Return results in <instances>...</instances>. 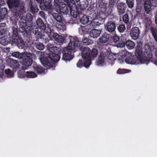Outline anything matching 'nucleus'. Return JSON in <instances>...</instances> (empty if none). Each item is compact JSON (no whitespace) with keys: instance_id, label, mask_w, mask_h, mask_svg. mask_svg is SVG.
<instances>
[{"instance_id":"f257e3e1","label":"nucleus","mask_w":157,"mask_h":157,"mask_svg":"<svg viewBox=\"0 0 157 157\" xmlns=\"http://www.w3.org/2000/svg\"><path fill=\"white\" fill-rule=\"evenodd\" d=\"M20 26L19 30L25 36L28 37L32 32L36 35L37 39H42V40L44 41L43 42L45 44L47 43L50 41H52L50 39L49 40L41 32L39 31L38 28L34 27L33 28L32 23L30 22H27L25 20H21L20 21Z\"/></svg>"},{"instance_id":"f03ea898","label":"nucleus","mask_w":157,"mask_h":157,"mask_svg":"<svg viewBox=\"0 0 157 157\" xmlns=\"http://www.w3.org/2000/svg\"><path fill=\"white\" fill-rule=\"evenodd\" d=\"M49 47L51 48L53 50V52H50L43 57L40 58L41 63L45 67H47L48 69L53 67L55 63L58 61L60 58V55L61 51L59 49H57L56 47H53V44L49 43L47 45Z\"/></svg>"},{"instance_id":"7ed1b4c3","label":"nucleus","mask_w":157,"mask_h":157,"mask_svg":"<svg viewBox=\"0 0 157 157\" xmlns=\"http://www.w3.org/2000/svg\"><path fill=\"white\" fill-rule=\"evenodd\" d=\"M70 41L67 46L62 52L63 55L62 59L66 62L70 61L73 58L71 55V50H75L80 44L79 38L76 36L70 37Z\"/></svg>"},{"instance_id":"20e7f679","label":"nucleus","mask_w":157,"mask_h":157,"mask_svg":"<svg viewBox=\"0 0 157 157\" xmlns=\"http://www.w3.org/2000/svg\"><path fill=\"white\" fill-rule=\"evenodd\" d=\"M135 55L128 53L126 55L125 61L128 64H137L139 63L144 64L142 59L143 51L141 49H137L135 52Z\"/></svg>"},{"instance_id":"39448f33","label":"nucleus","mask_w":157,"mask_h":157,"mask_svg":"<svg viewBox=\"0 0 157 157\" xmlns=\"http://www.w3.org/2000/svg\"><path fill=\"white\" fill-rule=\"evenodd\" d=\"M12 29V41L16 44L19 48H24L25 47V43L21 35L18 34V29L15 27H13Z\"/></svg>"},{"instance_id":"423d86ee","label":"nucleus","mask_w":157,"mask_h":157,"mask_svg":"<svg viewBox=\"0 0 157 157\" xmlns=\"http://www.w3.org/2000/svg\"><path fill=\"white\" fill-rule=\"evenodd\" d=\"M154 48V46H150L148 44H145L144 46V51L143 52L142 59L144 64H148L151 61L152 57V52Z\"/></svg>"},{"instance_id":"0eeeda50","label":"nucleus","mask_w":157,"mask_h":157,"mask_svg":"<svg viewBox=\"0 0 157 157\" xmlns=\"http://www.w3.org/2000/svg\"><path fill=\"white\" fill-rule=\"evenodd\" d=\"M118 18L116 16H113L110 18L107 22L105 25L106 30L110 33L115 31L116 25H117Z\"/></svg>"},{"instance_id":"6e6552de","label":"nucleus","mask_w":157,"mask_h":157,"mask_svg":"<svg viewBox=\"0 0 157 157\" xmlns=\"http://www.w3.org/2000/svg\"><path fill=\"white\" fill-rule=\"evenodd\" d=\"M7 3L10 10L14 15L18 14V9L21 5L20 0H8Z\"/></svg>"},{"instance_id":"1a4fd4ad","label":"nucleus","mask_w":157,"mask_h":157,"mask_svg":"<svg viewBox=\"0 0 157 157\" xmlns=\"http://www.w3.org/2000/svg\"><path fill=\"white\" fill-rule=\"evenodd\" d=\"M32 54L30 53H24L21 58V63L23 65L22 67L23 69H27L28 67L32 63Z\"/></svg>"},{"instance_id":"9d476101","label":"nucleus","mask_w":157,"mask_h":157,"mask_svg":"<svg viewBox=\"0 0 157 157\" xmlns=\"http://www.w3.org/2000/svg\"><path fill=\"white\" fill-rule=\"evenodd\" d=\"M80 41L81 40L79 39ZM80 44L78 45L77 47L80 49L81 50H82V57L83 59H92L91 56L90 55L91 50L88 47H84L82 49V47L80 46Z\"/></svg>"},{"instance_id":"9b49d317","label":"nucleus","mask_w":157,"mask_h":157,"mask_svg":"<svg viewBox=\"0 0 157 157\" xmlns=\"http://www.w3.org/2000/svg\"><path fill=\"white\" fill-rule=\"evenodd\" d=\"M108 2L104 0L98 1L96 4V7L98 11L106 12L107 10Z\"/></svg>"},{"instance_id":"f8f14e48","label":"nucleus","mask_w":157,"mask_h":157,"mask_svg":"<svg viewBox=\"0 0 157 157\" xmlns=\"http://www.w3.org/2000/svg\"><path fill=\"white\" fill-rule=\"evenodd\" d=\"M140 33L139 29L137 27H135L132 28L131 29L130 35L132 39L136 40L139 37Z\"/></svg>"},{"instance_id":"ddd939ff","label":"nucleus","mask_w":157,"mask_h":157,"mask_svg":"<svg viewBox=\"0 0 157 157\" xmlns=\"http://www.w3.org/2000/svg\"><path fill=\"white\" fill-rule=\"evenodd\" d=\"M106 59V54L104 51H102L100 54L96 62V64L101 66H103L105 64V60Z\"/></svg>"},{"instance_id":"4468645a","label":"nucleus","mask_w":157,"mask_h":157,"mask_svg":"<svg viewBox=\"0 0 157 157\" xmlns=\"http://www.w3.org/2000/svg\"><path fill=\"white\" fill-rule=\"evenodd\" d=\"M9 65L13 70H16L19 67L20 65L17 61L10 58L8 61Z\"/></svg>"},{"instance_id":"2eb2a0df","label":"nucleus","mask_w":157,"mask_h":157,"mask_svg":"<svg viewBox=\"0 0 157 157\" xmlns=\"http://www.w3.org/2000/svg\"><path fill=\"white\" fill-rule=\"evenodd\" d=\"M110 36L109 34L105 33L101 36L98 40V42L100 44H105L109 40Z\"/></svg>"},{"instance_id":"dca6fc26","label":"nucleus","mask_w":157,"mask_h":157,"mask_svg":"<svg viewBox=\"0 0 157 157\" xmlns=\"http://www.w3.org/2000/svg\"><path fill=\"white\" fill-rule=\"evenodd\" d=\"M117 7L119 15H121L125 13L127 6L125 3L121 2L118 4Z\"/></svg>"},{"instance_id":"f3484780","label":"nucleus","mask_w":157,"mask_h":157,"mask_svg":"<svg viewBox=\"0 0 157 157\" xmlns=\"http://www.w3.org/2000/svg\"><path fill=\"white\" fill-rule=\"evenodd\" d=\"M59 13L65 15L69 13V8H70V7L65 4H62V5L59 6Z\"/></svg>"},{"instance_id":"a211bd4d","label":"nucleus","mask_w":157,"mask_h":157,"mask_svg":"<svg viewBox=\"0 0 157 157\" xmlns=\"http://www.w3.org/2000/svg\"><path fill=\"white\" fill-rule=\"evenodd\" d=\"M36 24L38 27L41 30L45 31L46 28V25L44 23L43 21L40 17H38L36 21Z\"/></svg>"},{"instance_id":"6ab92c4d","label":"nucleus","mask_w":157,"mask_h":157,"mask_svg":"<svg viewBox=\"0 0 157 157\" xmlns=\"http://www.w3.org/2000/svg\"><path fill=\"white\" fill-rule=\"evenodd\" d=\"M41 9L44 10H51L52 8V3L51 0H45L43 3Z\"/></svg>"},{"instance_id":"aec40b11","label":"nucleus","mask_w":157,"mask_h":157,"mask_svg":"<svg viewBox=\"0 0 157 157\" xmlns=\"http://www.w3.org/2000/svg\"><path fill=\"white\" fill-rule=\"evenodd\" d=\"M66 22L63 21L61 23H59V24H57L56 25V27L57 29V30L59 32H63L66 29Z\"/></svg>"},{"instance_id":"412c9836","label":"nucleus","mask_w":157,"mask_h":157,"mask_svg":"<svg viewBox=\"0 0 157 157\" xmlns=\"http://www.w3.org/2000/svg\"><path fill=\"white\" fill-rule=\"evenodd\" d=\"M53 37L55 40L59 43H63L65 40V38L57 33H54Z\"/></svg>"},{"instance_id":"4be33fe9","label":"nucleus","mask_w":157,"mask_h":157,"mask_svg":"<svg viewBox=\"0 0 157 157\" xmlns=\"http://www.w3.org/2000/svg\"><path fill=\"white\" fill-rule=\"evenodd\" d=\"M11 41L10 37L5 36L0 38V44L2 45L5 46L8 44Z\"/></svg>"},{"instance_id":"5701e85b","label":"nucleus","mask_w":157,"mask_h":157,"mask_svg":"<svg viewBox=\"0 0 157 157\" xmlns=\"http://www.w3.org/2000/svg\"><path fill=\"white\" fill-rule=\"evenodd\" d=\"M101 31L95 29H94L90 31V35L91 37L96 38L99 36Z\"/></svg>"},{"instance_id":"b1692460","label":"nucleus","mask_w":157,"mask_h":157,"mask_svg":"<svg viewBox=\"0 0 157 157\" xmlns=\"http://www.w3.org/2000/svg\"><path fill=\"white\" fill-rule=\"evenodd\" d=\"M52 16L59 23H61L65 21V20L62 16L59 13H54Z\"/></svg>"},{"instance_id":"393cba45","label":"nucleus","mask_w":157,"mask_h":157,"mask_svg":"<svg viewBox=\"0 0 157 157\" xmlns=\"http://www.w3.org/2000/svg\"><path fill=\"white\" fill-rule=\"evenodd\" d=\"M70 11V14L74 18L77 17L78 15H79V14L78 12V10L76 6H75V10H72L71 7L69 8Z\"/></svg>"},{"instance_id":"a878e982","label":"nucleus","mask_w":157,"mask_h":157,"mask_svg":"<svg viewBox=\"0 0 157 157\" xmlns=\"http://www.w3.org/2000/svg\"><path fill=\"white\" fill-rule=\"evenodd\" d=\"M34 70L38 73L40 74L44 72L45 69L40 65L33 64V67Z\"/></svg>"},{"instance_id":"bb28decb","label":"nucleus","mask_w":157,"mask_h":157,"mask_svg":"<svg viewBox=\"0 0 157 157\" xmlns=\"http://www.w3.org/2000/svg\"><path fill=\"white\" fill-rule=\"evenodd\" d=\"M8 10L6 8H2L0 10V21L3 19L7 13Z\"/></svg>"},{"instance_id":"cd10ccee","label":"nucleus","mask_w":157,"mask_h":157,"mask_svg":"<svg viewBox=\"0 0 157 157\" xmlns=\"http://www.w3.org/2000/svg\"><path fill=\"white\" fill-rule=\"evenodd\" d=\"M126 46L128 49H131L134 48L135 44L132 41L128 40L126 41Z\"/></svg>"},{"instance_id":"c85d7f7f","label":"nucleus","mask_w":157,"mask_h":157,"mask_svg":"<svg viewBox=\"0 0 157 157\" xmlns=\"http://www.w3.org/2000/svg\"><path fill=\"white\" fill-rule=\"evenodd\" d=\"M152 4L143 5L144 12L147 14H149L152 11Z\"/></svg>"},{"instance_id":"c756f323","label":"nucleus","mask_w":157,"mask_h":157,"mask_svg":"<svg viewBox=\"0 0 157 157\" xmlns=\"http://www.w3.org/2000/svg\"><path fill=\"white\" fill-rule=\"evenodd\" d=\"M80 21L82 24L86 25L89 21V18L87 16L84 15L80 18Z\"/></svg>"},{"instance_id":"7c9ffc66","label":"nucleus","mask_w":157,"mask_h":157,"mask_svg":"<svg viewBox=\"0 0 157 157\" xmlns=\"http://www.w3.org/2000/svg\"><path fill=\"white\" fill-rule=\"evenodd\" d=\"M104 52L106 54V58L111 60H115V58L113 57V54L111 53L110 51L106 50L105 51H104Z\"/></svg>"},{"instance_id":"2f4dec72","label":"nucleus","mask_w":157,"mask_h":157,"mask_svg":"<svg viewBox=\"0 0 157 157\" xmlns=\"http://www.w3.org/2000/svg\"><path fill=\"white\" fill-rule=\"evenodd\" d=\"M37 75L35 72L31 71H28L26 72V77L27 78H33L36 77Z\"/></svg>"},{"instance_id":"473e14b6","label":"nucleus","mask_w":157,"mask_h":157,"mask_svg":"<svg viewBox=\"0 0 157 157\" xmlns=\"http://www.w3.org/2000/svg\"><path fill=\"white\" fill-rule=\"evenodd\" d=\"M82 41L83 44L85 45H87L93 44V40L87 38H84L82 39Z\"/></svg>"},{"instance_id":"72a5a7b5","label":"nucleus","mask_w":157,"mask_h":157,"mask_svg":"<svg viewBox=\"0 0 157 157\" xmlns=\"http://www.w3.org/2000/svg\"><path fill=\"white\" fill-rule=\"evenodd\" d=\"M99 13L98 17L99 18L101 19L100 20L104 21L107 17L105 12L99 11Z\"/></svg>"},{"instance_id":"f704fd0d","label":"nucleus","mask_w":157,"mask_h":157,"mask_svg":"<svg viewBox=\"0 0 157 157\" xmlns=\"http://www.w3.org/2000/svg\"><path fill=\"white\" fill-rule=\"evenodd\" d=\"M30 10L31 12L34 14L37 13L39 10V9L36 4L33 5L31 4Z\"/></svg>"},{"instance_id":"c9c22d12","label":"nucleus","mask_w":157,"mask_h":157,"mask_svg":"<svg viewBox=\"0 0 157 157\" xmlns=\"http://www.w3.org/2000/svg\"><path fill=\"white\" fill-rule=\"evenodd\" d=\"M150 29L154 39L157 38V29L153 26H151Z\"/></svg>"},{"instance_id":"e433bc0d","label":"nucleus","mask_w":157,"mask_h":157,"mask_svg":"<svg viewBox=\"0 0 157 157\" xmlns=\"http://www.w3.org/2000/svg\"><path fill=\"white\" fill-rule=\"evenodd\" d=\"M137 2V6L136 7V11L140 12L141 11L142 6V1H136Z\"/></svg>"},{"instance_id":"4c0bfd02","label":"nucleus","mask_w":157,"mask_h":157,"mask_svg":"<svg viewBox=\"0 0 157 157\" xmlns=\"http://www.w3.org/2000/svg\"><path fill=\"white\" fill-rule=\"evenodd\" d=\"M24 53L21 54L19 52H14L12 53L11 55L12 56L17 58L18 59H21Z\"/></svg>"},{"instance_id":"58836bf2","label":"nucleus","mask_w":157,"mask_h":157,"mask_svg":"<svg viewBox=\"0 0 157 157\" xmlns=\"http://www.w3.org/2000/svg\"><path fill=\"white\" fill-rule=\"evenodd\" d=\"M5 73L9 78H12L14 76V73L10 69H6L5 71Z\"/></svg>"},{"instance_id":"ea45409f","label":"nucleus","mask_w":157,"mask_h":157,"mask_svg":"<svg viewBox=\"0 0 157 157\" xmlns=\"http://www.w3.org/2000/svg\"><path fill=\"white\" fill-rule=\"evenodd\" d=\"M92 59H84L83 66L85 67H88L90 65Z\"/></svg>"},{"instance_id":"a19ab883","label":"nucleus","mask_w":157,"mask_h":157,"mask_svg":"<svg viewBox=\"0 0 157 157\" xmlns=\"http://www.w3.org/2000/svg\"><path fill=\"white\" fill-rule=\"evenodd\" d=\"M100 25V23L98 22H97L94 20L91 21L90 24V26L91 27L94 28L99 26Z\"/></svg>"},{"instance_id":"79ce46f5","label":"nucleus","mask_w":157,"mask_h":157,"mask_svg":"<svg viewBox=\"0 0 157 157\" xmlns=\"http://www.w3.org/2000/svg\"><path fill=\"white\" fill-rule=\"evenodd\" d=\"M126 40L124 39H121V40L118 42L119 43L117 44L118 47L123 48L126 45Z\"/></svg>"},{"instance_id":"37998d69","label":"nucleus","mask_w":157,"mask_h":157,"mask_svg":"<svg viewBox=\"0 0 157 157\" xmlns=\"http://www.w3.org/2000/svg\"><path fill=\"white\" fill-rule=\"evenodd\" d=\"M126 29L125 25L124 24H120L117 27L118 31L121 33L124 32Z\"/></svg>"},{"instance_id":"c03bdc74","label":"nucleus","mask_w":157,"mask_h":157,"mask_svg":"<svg viewBox=\"0 0 157 157\" xmlns=\"http://www.w3.org/2000/svg\"><path fill=\"white\" fill-rule=\"evenodd\" d=\"M126 3L128 8H132L134 6V0H126Z\"/></svg>"},{"instance_id":"a18cd8bd","label":"nucleus","mask_w":157,"mask_h":157,"mask_svg":"<svg viewBox=\"0 0 157 157\" xmlns=\"http://www.w3.org/2000/svg\"><path fill=\"white\" fill-rule=\"evenodd\" d=\"M91 57H95L98 55V50L96 48H93L90 52Z\"/></svg>"},{"instance_id":"49530a36","label":"nucleus","mask_w":157,"mask_h":157,"mask_svg":"<svg viewBox=\"0 0 157 157\" xmlns=\"http://www.w3.org/2000/svg\"><path fill=\"white\" fill-rule=\"evenodd\" d=\"M88 6L87 4L84 1L80 2L79 5L80 9L82 10L85 9Z\"/></svg>"},{"instance_id":"de8ad7c7","label":"nucleus","mask_w":157,"mask_h":157,"mask_svg":"<svg viewBox=\"0 0 157 157\" xmlns=\"http://www.w3.org/2000/svg\"><path fill=\"white\" fill-rule=\"evenodd\" d=\"M36 48L37 49L39 50H43L44 48V45L43 43H39L36 44Z\"/></svg>"},{"instance_id":"09e8293b","label":"nucleus","mask_w":157,"mask_h":157,"mask_svg":"<svg viewBox=\"0 0 157 157\" xmlns=\"http://www.w3.org/2000/svg\"><path fill=\"white\" fill-rule=\"evenodd\" d=\"M129 16L128 14H125L123 17V20L126 24L128 23L129 21Z\"/></svg>"},{"instance_id":"8fccbe9b","label":"nucleus","mask_w":157,"mask_h":157,"mask_svg":"<svg viewBox=\"0 0 157 157\" xmlns=\"http://www.w3.org/2000/svg\"><path fill=\"white\" fill-rule=\"evenodd\" d=\"M18 76L19 78H24L26 77V73L24 72L20 71L17 73Z\"/></svg>"},{"instance_id":"3c124183","label":"nucleus","mask_w":157,"mask_h":157,"mask_svg":"<svg viewBox=\"0 0 157 157\" xmlns=\"http://www.w3.org/2000/svg\"><path fill=\"white\" fill-rule=\"evenodd\" d=\"M128 69H121L119 68L117 70V73L119 74H124L127 73L128 72Z\"/></svg>"},{"instance_id":"603ef678","label":"nucleus","mask_w":157,"mask_h":157,"mask_svg":"<svg viewBox=\"0 0 157 157\" xmlns=\"http://www.w3.org/2000/svg\"><path fill=\"white\" fill-rule=\"evenodd\" d=\"M112 39L114 42L117 43L120 40V38L116 34H115L112 38Z\"/></svg>"},{"instance_id":"864d4df0","label":"nucleus","mask_w":157,"mask_h":157,"mask_svg":"<svg viewBox=\"0 0 157 157\" xmlns=\"http://www.w3.org/2000/svg\"><path fill=\"white\" fill-rule=\"evenodd\" d=\"M83 62L82 59H79L77 63V66L78 67L81 68L83 66Z\"/></svg>"},{"instance_id":"5fc2aeb1","label":"nucleus","mask_w":157,"mask_h":157,"mask_svg":"<svg viewBox=\"0 0 157 157\" xmlns=\"http://www.w3.org/2000/svg\"><path fill=\"white\" fill-rule=\"evenodd\" d=\"M117 0H111L109 3V5L111 7H113L117 2Z\"/></svg>"},{"instance_id":"6e6d98bb","label":"nucleus","mask_w":157,"mask_h":157,"mask_svg":"<svg viewBox=\"0 0 157 157\" xmlns=\"http://www.w3.org/2000/svg\"><path fill=\"white\" fill-rule=\"evenodd\" d=\"M126 55L121 56L118 58V60L120 63L123 62L124 61H125V59L126 58Z\"/></svg>"},{"instance_id":"4d7b16f0","label":"nucleus","mask_w":157,"mask_h":157,"mask_svg":"<svg viewBox=\"0 0 157 157\" xmlns=\"http://www.w3.org/2000/svg\"><path fill=\"white\" fill-rule=\"evenodd\" d=\"M36 1L38 4H39L40 7L41 9V8L43 5V4L44 2V0H36Z\"/></svg>"},{"instance_id":"13d9d810","label":"nucleus","mask_w":157,"mask_h":157,"mask_svg":"<svg viewBox=\"0 0 157 157\" xmlns=\"http://www.w3.org/2000/svg\"><path fill=\"white\" fill-rule=\"evenodd\" d=\"M6 30L4 28L0 29V35L2 36L5 34Z\"/></svg>"},{"instance_id":"bf43d9fd","label":"nucleus","mask_w":157,"mask_h":157,"mask_svg":"<svg viewBox=\"0 0 157 157\" xmlns=\"http://www.w3.org/2000/svg\"><path fill=\"white\" fill-rule=\"evenodd\" d=\"M143 5L152 4L151 0H143Z\"/></svg>"},{"instance_id":"052dcab7","label":"nucleus","mask_w":157,"mask_h":157,"mask_svg":"<svg viewBox=\"0 0 157 157\" xmlns=\"http://www.w3.org/2000/svg\"><path fill=\"white\" fill-rule=\"evenodd\" d=\"M39 14L40 15V16H41V17L43 18H45V13L43 12L42 11H40L39 12Z\"/></svg>"},{"instance_id":"680f3d73","label":"nucleus","mask_w":157,"mask_h":157,"mask_svg":"<svg viewBox=\"0 0 157 157\" xmlns=\"http://www.w3.org/2000/svg\"><path fill=\"white\" fill-rule=\"evenodd\" d=\"M5 4L4 0H0V6H3Z\"/></svg>"},{"instance_id":"e2e57ef3","label":"nucleus","mask_w":157,"mask_h":157,"mask_svg":"<svg viewBox=\"0 0 157 157\" xmlns=\"http://www.w3.org/2000/svg\"><path fill=\"white\" fill-rule=\"evenodd\" d=\"M6 26V24L5 23H2L0 24V29L1 28H4Z\"/></svg>"},{"instance_id":"0e129e2a","label":"nucleus","mask_w":157,"mask_h":157,"mask_svg":"<svg viewBox=\"0 0 157 157\" xmlns=\"http://www.w3.org/2000/svg\"><path fill=\"white\" fill-rule=\"evenodd\" d=\"M154 63L157 65V59H156L155 61V62H154Z\"/></svg>"},{"instance_id":"69168bd1","label":"nucleus","mask_w":157,"mask_h":157,"mask_svg":"<svg viewBox=\"0 0 157 157\" xmlns=\"http://www.w3.org/2000/svg\"><path fill=\"white\" fill-rule=\"evenodd\" d=\"M2 72H3V71H2ZM3 72H2V73H1V74L0 75V77H2L3 75Z\"/></svg>"},{"instance_id":"338daca9","label":"nucleus","mask_w":157,"mask_h":157,"mask_svg":"<svg viewBox=\"0 0 157 157\" xmlns=\"http://www.w3.org/2000/svg\"><path fill=\"white\" fill-rule=\"evenodd\" d=\"M155 56L157 57V50L155 52Z\"/></svg>"},{"instance_id":"774afa93","label":"nucleus","mask_w":157,"mask_h":157,"mask_svg":"<svg viewBox=\"0 0 157 157\" xmlns=\"http://www.w3.org/2000/svg\"><path fill=\"white\" fill-rule=\"evenodd\" d=\"M6 49L7 50V51H9L10 48H6Z\"/></svg>"}]
</instances>
